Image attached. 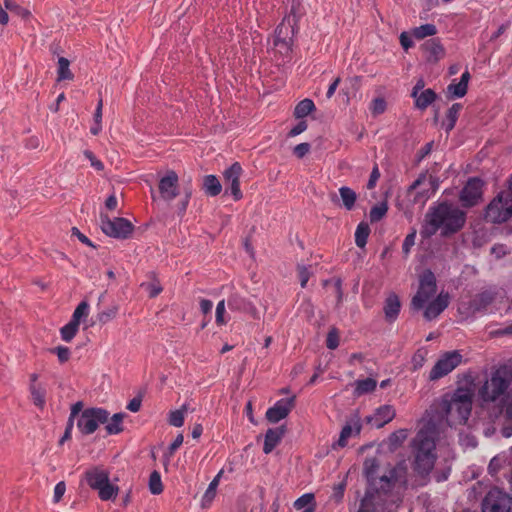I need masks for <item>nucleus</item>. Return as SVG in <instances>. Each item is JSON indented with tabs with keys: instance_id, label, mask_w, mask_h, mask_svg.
Wrapping results in <instances>:
<instances>
[{
	"instance_id": "obj_1",
	"label": "nucleus",
	"mask_w": 512,
	"mask_h": 512,
	"mask_svg": "<svg viewBox=\"0 0 512 512\" xmlns=\"http://www.w3.org/2000/svg\"><path fill=\"white\" fill-rule=\"evenodd\" d=\"M512 367L502 365L493 370L478 389L483 411L481 425L486 437L500 429L505 438L512 436Z\"/></svg>"
},
{
	"instance_id": "obj_2",
	"label": "nucleus",
	"mask_w": 512,
	"mask_h": 512,
	"mask_svg": "<svg viewBox=\"0 0 512 512\" xmlns=\"http://www.w3.org/2000/svg\"><path fill=\"white\" fill-rule=\"evenodd\" d=\"M379 469V462L376 458H366L363 463V474L368 482V489L358 512H385L391 498L392 504L398 505L407 489V468L403 462L390 468L381 477L376 474Z\"/></svg>"
},
{
	"instance_id": "obj_3",
	"label": "nucleus",
	"mask_w": 512,
	"mask_h": 512,
	"mask_svg": "<svg viewBox=\"0 0 512 512\" xmlns=\"http://www.w3.org/2000/svg\"><path fill=\"white\" fill-rule=\"evenodd\" d=\"M450 295L441 291L437 294V281L434 273L427 269L419 277V286L411 299V309L422 311L426 321L435 320L449 306Z\"/></svg>"
},
{
	"instance_id": "obj_4",
	"label": "nucleus",
	"mask_w": 512,
	"mask_h": 512,
	"mask_svg": "<svg viewBox=\"0 0 512 512\" xmlns=\"http://www.w3.org/2000/svg\"><path fill=\"white\" fill-rule=\"evenodd\" d=\"M465 222L466 213L464 211L452 204L440 203L429 208L420 234L423 238H430L438 230H441V234L447 236L462 229Z\"/></svg>"
},
{
	"instance_id": "obj_5",
	"label": "nucleus",
	"mask_w": 512,
	"mask_h": 512,
	"mask_svg": "<svg viewBox=\"0 0 512 512\" xmlns=\"http://www.w3.org/2000/svg\"><path fill=\"white\" fill-rule=\"evenodd\" d=\"M436 429L431 423L421 428L412 442L415 455L414 470L419 475H428L435 464Z\"/></svg>"
},
{
	"instance_id": "obj_6",
	"label": "nucleus",
	"mask_w": 512,
	"mask_h": 512,
	"mask_svg": "<svg viewBox=\"0 0 512 512\" xmlns=\"http://www.w3.org/2000/svg\"><path fill=\"white\" fill-rule=\"evenodd\" d=\"M473 403V392L468 387H459L451 395H446L441 401L449 425H464L467 423Z\"/></svg>"
},
{
	"instance_id": "obj_7",
	"label": "nucleus",
	"mask_w": 512,
	"mask_h": 512,
	"mask_svg": "<svg viewBox=\"0 0 512 512\" xmlns=\"http://www.w3.org/2000/svg\"><path fill=\"white\" fill-rule=\"evenodd\" d=\"M484 220L491 224L508 223L512 232V175L508 181V190L499 192L486 206Z\"/></svg>"
},
{
	"instance_id": "obj_8",
	"label": "nucleus",
	"mask_w": 512,
	"mask_h": 512,
	"mask_svg": "<svg viewBox=\"0 0 512 512\" xmlns=\"http://www.w3.org/2000/svg\"><path fill=\"white\" fill-rule=\"evenodd\" d=\"M84 479L91 489L98 491V496L102 501L113 500L117 497L119 488L110 483L109 472L102 467L94 466L87 469Z\"/></svg>"
},
{
	"instance_id": "obj_9",
	"label": "nucleus",
	"mask_w": 512,
	"mask_h": 512,
	"mask_svg": "<svg viewBox=\"0 0 512 512\" xmlns=\"http://www.w3.org/2000/svg\"><path fill=\"white\" fill-rule=\"evenodd\" d=\"M177 183L178 176L174 171H168L166 175L162 177V200L170 201L178 196L179 199L177 203H175L171 209L174 213L182 215L187 209L192 191L188 187L184 189L183 193H179Z\"/></svg>"
},
{
	"instance_id": "obj_10",
	"label": "nucleus",
	"mask_w": 512,
	"mask_h": 512,
	"mask_svg": "<svg viewBox=\"0 0 512 512\" xmlns=\"http://www.w3.org/2000/svg\"><path fill=\"white\" fill-rule=\"evenodd\" d=\"M100 227L104 234L117 239H127L134 230L133 224L122 217L110 219L108 215L100 214Z\"/></svg>"
},
{
	"instance_id": "obj_11",
	"label": "nucleus",
	"mask_w": 512,
	"mask_h": 512,
	"mask_svg": "<svg viewBox=\"0 0 512 512\" xmlns=\"http://www.w3.org/2000/svg\"><path fill=\"white\" fill-rule=\"evenodd\" d=\"M109 413L103 408L85 409L78 418L77 427L84 435L94 433L100 424L108 422Z\"/></svg>"
},
{
	"instance_id": "obj_12",
	"label": "nucleus",
	"mask_w": 512,
	"mask_h": 512,
	"mask_svg": "<svg viewBox=\"0 0 512 512\" xmlns=\"http://www.w3.org/2000/svg\"><path fill=\"white\" fill-rule=\"evenodd\" d=\"M483 512H512V496L498 489H491L482 502Z\"/></svg>"
},
{
	"instance_id": "obj_13",
	"label": "nucleus",
	"mask_w": 512,
	"mask_h": 512,
	"mask_svg": "<svg viewBox=\"0 0 512 512\" xmlns=\"http://www.w3.org/2000/svg\"><path fill=\"white\" fill-rule=\"evenodd\" d=\"M462 361V355L458 351L446 352L437 360L430 371L431 381L440 379L452 372Z\"/></svg>"
},
{
	"instance_id": "obj_14",
	"label": "nucleus",
	"mask_w": 512,
	"mask_h": 512,
	"mask_svg": "<svg viewBox=\"0 0 512 512\" xmlns=\"http://www.w3.org/2000/svg\"><path fill=\"white\" fill-rule=\"evenodd\" d=\"M484 181L479 177H471L467 180L460 192L459 199L464 207L477 205L483 197Z\"/></svg>"
},
{
	"instance_id": "obj_15",
	"label": "nucleus",
	"mask_w": 512,
	"mask_h": 512,
	"mask_svg": "<svg viewBox=\"0 0 512 512\" xmlns=\"http://www.w3.org/2000/svg\"><path fill=\"white\" fill-rule=\"evenodd\" d=\"M296 16L288 15L279 24L275 31L274 44L284 50H290L292 39L296 32Z\"/></svg>"
},
{
	"instance_id": "obj_16",
	"label": "nucleus",
	"mask_w": 512,
	"mask_h": 512,
	"mask_svg": "<svg viewBox=\"0 0 512 512\" xmlns=\"http://www.w3.org/2000/svg\"><path fill=\"white\" fill-rule=\"evenodd\" d=\"M242 172L243 169L239 162H234L223 172L225 193L230 192L235 201H239L243 197L239 182Z\"/></svg>"
},
{
	"instance_id": "obj_17",
	"label": "nucleus",
	"mask_w": 512,
	"mask_h": 512,
	"mask_svg": "<svg viewBox=\"0 0 512 512\" xmlns=\"http://www.w3.org/2000/svg\"><path fill=\"white\" fill-rule=\"evenodd\" d=\"M227 305L232 312L246 313L255 319L259 318L257 307L239 293L230 294L227 299Z\"/></svg>"
},
{
	"instance_id": "obj_18",
	"label": "nucleus",
	"mask_w": 512,
	"mask_h": 512,
	"mask_svg": "<svg viewBox=\"0 0 512 512\" xmlns=\"http://www.w3.org/2000/svg\"><path fill=\"white\" fill-rule=\"evenodd\" d=\"M294 407V397L282 398L266 411V419L270 423H278L285 419Z\"/></svg>"
},
{
	"instance_id": "obj_19",
	"label": "nucleus",
	"mask_w": 512,
	"mask_h": 512,
	"mask_svg": "<svg viewBox=\"0 0 512 512\" xmlns=\"http://www.w3.org/2000/svg\"><path fill=\"white\" fill-rule=\"evenodd\" d=\"M396 411L392 405H382L378 407L374 414L367 417V422L376 428H382L384 425L394 419Z\"/></svg>"
},
{
	"instance_id": "obj_20",
	"label": "nucleus",
	"mask_w": 512,
	"mask_h": 512,
	"mask_svg": "<svg viewBox=\"0 0 512 512\" xmlns=\"http://www.w3.org/2000/svg\"><path fill=\"white\" fill-rule=\"evenodd\" d=\"M285 432L286 429L284 426L268 429L265 434L263 452L265 454L271 453L274 448L281 442Z\"/></svg>"
},
{
	"instance_id": "obj_21",
	"label": "nucleus",
	"mask_w": 512,
	"mask_h": 512,
	"mask_svg": "<svg viewBox=\"0 0 512 512\" xmlns=\"http://www.w3.org/2000/svg\"><path fill=\"white\" fill-rule=\"evenodd\" d=\"M384 314L388 321H394L398 317L401 309L399 297L395 293L387 296L384 303Z\"/></svg>"
},
{
	"instance_id": "obj_22",
	"label": "nucleus",
	"mask_w": 512,
	"mask_h": 512,
	"mask_svg": "<svg viewBox=\"0 0 512 512\" xmlns=\"http://www.w3.org/2000/svg\"><path fill=\"white\" fill-rule=\"evenodd\" d=\"M223 473H224V471H223V469H221L216 474V476L213 478V480L209 483V485L201 499V507L202 508H208L212 504L213 500L216 497L217 488H218V485L220 483Z\"/></svg>"
},
{
	"instance_id": "obj_23",
	"label": "nucleus",
	"mask_w": 512,
	"mask_h": 512,
	"mask_svg": "<svg viewBox=\"0 0 512 512\" xmlns=\"http://www.w3.org/2000/svg\"><path fill=\"white\" fill-rule=\"evenodd\" d=\"M202 190L206 195L215 197L221 193L222 185L215 175H205L202 179Z\"/></svg>"
},
{
	"instance_id": "obj_24",
	"label": "nucleus",
	"mask_w": 512,
	"mask_h": 512,
	"mask_svg": "<svg viewBox=\"0 0 512 512\" xmlns=\"http://www.w3.org/2000/svg\"><path fill=\"white\" fill-rule=\"evenodd\" d=\"M424 50L428 54L429 61H437L444 56V48L437 39H430L423 45Z\"/></svg>"
},
{
	"instance_id": "obj_25",
	"label": "nucleus",
	"mask_w": 512,
	"mask_h": 512,
	"mask_svg": "<svg viewBox=\"0 0 512 512\" xmlns=\"http://www.w3.org/2000/svg\"><path fill=\"white\" fill-rule=\"evenodd\" d=\"M413 98L415 99V106L420 110H425L436 99V94L432 89H426Z\"/></svg>"
},
{
	"instance_id": "obj_26",
	"label": "nucleus",
	"mask_w": 512,
	"mask_h": 512,
	"mask_svg": "<svg viewBox=\"0 0 512 512\" xmlns=\"http://www.w3.org/2000/svg\"><path fill=\"white\" fill-rule=\"evenodd\" d=\"M377 387V382L373 378L359 379L355 381L354 394L361 396L370 392H373Z\"/></svg>"
},
{
	"instance_id": "obj_27",
	"label": "nucleus",
	"mask_w": 512,
	"mask_h": 512,
	"mask_svg": "<svg viewBox=\"0 0 512 512\" xmlns=\"http://www.w3.org/2000/svg\"><path fill=\"white\" fill-rule=\"evenodd\" d=\"M294 508L297 510L312 509L311 511L315 512L316 502L314 494L305 493L299 498H297L294 502Z\"/></svg>"
},
{
	"instance_id": "obj_28",
	"label": "nucleus",
	"mask_w": 512,
	"mask_h": 512,
	"mask_svg": "<svg viewBox=\"0 0 512 512\" xmlns=\"http://www.w3.org/2000/svg\"><path fill=\"white\" fill-rule=\"evenodd\" d=\"M461 108V104L455 103L448 109L446 116L447 120L443 122V126L445 127V130L447 132L451 131L454 128Z\"/></svg>"
},
{
	"instance_id": "obj_29",
	"label": "nucleus",
	"mask_w": 512,
	"mask_h": 512,
	"mask_svg": "<svg viewBox=\"0 0 512 512\" xmlns=\"http://www.w3.org/2000/svg\"><path fill=\"white\" fill-rule=\"evenodd\" d=\"M187 412L186 405L181 408L170 411L168 414V422L174 427H181L184 424L185 415Z\"/></svg>"
},
{
	"instance_id": "obj_30",
	"label": "nucleus",
	"mask_w": 512,
	"mask_h": 512,
	"mask_svg": "<svg viewBox=\"0 0 512 512\" xmlns=\"http://www.w3.org/2000/svg\"><path fill=\"white\" fill-rule=\"evenodd\" d=\"M4 8L9 10L12 13H15L17 16L22 19H28L31 16V13L28 9L20 6L14 0H3Z\"/></svg>"
},
{
	"instance_id": "obj_31",
	"label": "nucleus",
	"mask_w": 512,
	"mask_h": 512,
	"mask_svg": "<svg viewBox=\"0 0 512 512\" xmlns=\"http://www.w3.org/2000/svg\"><path fill=\"white\" fill-rule=\"evenodd\" d=\"M125 417L124 413H116L111 417L110 422L106 425L105 429L108 434H118L123 431L122 421Z\"/></svg>"
},
{
	"instance_id": "obj_32",
	"label": "nucleus",
	"mask_w": 512,
	"mask_h": 512,
	"mask_svg": "<svg viewBox=\"0 0 512 512\" xmlns=\"http://www.w3.org/2000/svg\"><path fill=\"white\" fill-rule=\"evenodd\" d=\"M315 109V105L311 99H304L300 101L295 109H294V115L296 118H303L307 116L309 113H311Z\"/></svg>"
},
{
	"instance_id": "obj_33",
	"label": "nucleus",
	"mask_w": 512,
	"mask_h": 512,
	"mask_svg": "<svg viewBox=\"0 0 512 512\" xmlns=\"http://www.w3.org/2000/svg\"><path fill=\"white\" fill-rule=\"evenodd\" d=\"M370 233V228L366 223H360L355 231V243L359 248H364Z\"/></svg>"
},
{
	"instance_id": "obj_34",
	"label": "nucleus",
	"mask_w": 512,
	"mask_h": 512,
	"mask_svg": "<svg viewBox=\"0 0 512 512\" xmlns=\"http://www.w3.org/2000/svg\"><path fill=\"white\" fill-rule=\"evenodd\" d=\"M79 326L74 321L70 320L66 325L60 329V335L63 341L71 342L79 331Z\"/></svg>"
},
{
	"instance_id": "obj_35",
	"label": "nucleus",
	"mask_w": 512,
	"mask_h": 512,
	"mask_svg": "<svg viewBox=\"0 0 512 512\" xmlns=\"http://www.w3.org/2000/svg\"><path fill=\"white\" fill-rule=\"evenodd\" d=\"M340 197L343 201V205L347 210H351L354 207L356 201V193L349 187L343 186L339 189Z\"/></svg>"
},
{
	"instance_id": "obj_36",
	"label": "nucleus",
	"mask_w": 512,
	"mask_h": 512,
	"mask_svg": "<svg viewBox=\"0 0 512 512\" xmlns=\"http://www.w3.org/2000/svg\"><path fill=\"white\" fill-rule=\"evenodd\" d=\"M118 311H119L118 305H112V306L108 307L107 309L99 312L96 315V320L101 325H105L117 316Z\"/></svg>"
},
{
	"instance_id": "obj_37",
	"label": "nucleus",
	"mask_w": 512,
	"mask_h": 512,
	"mask_svg": "<svg viewBox=\"0 0 512 512\" xmlns=\"http://www.w3.org/2000/svg\"><path fill=\"white\" fill-rule=\"evenodd\" d=\"M89 315V304L87 301H81L75 308L71 320L80 325Z\"/></svg>"
},
{
	"instance_id": "obj_38",
	"label": "nucleus",
	"mask_w": 512,
	"mask_h": 512,
	"mask_svg": "<svg viewBox=\"0 0 512 512\" xmlns=\"http://www.w3.org/2000/svg\"><path fill=\"white\" fill-rule=\"evenodd\" d=\"M70 62L64 57L58 59V80H72L74 75L69 69Z\"/></svg>"
},
{
	"instance_id": "obj_39",
	"label": "nucleus",
	"mask_w": 512,
	"mask_h": 512,
	"mask_svg": "<svg viewBox=\"0 0 512 512\" xmlns=\"http://www.w3.org/2000/svg\"><path fill=\"white\" fill-rule=\"evenodd\" d=\"M428 184L431 191L435 192L437 189V180L431 175L421 174L411 185V189H416L421 185Z\"/></svg>"
},
{
	"instance_id": "obj_40",
	"label": "nucleus",
	"mask_w": 512,
	"mask_h": 512,
	"mask_svg": "<svg viewBox=\"0 0 512 512\" xmlns=\"http://www.w3.org/2000/svg\"><path fill=\"white\" fill-rule=\"evenodd\" d=\"M228 320L226 317V301L222 299L216 305L215 322L218 326H224L228 323Z\"/></svg>"
},
{
	"instance_id": "obj_41",
	"label": "nucleus",
	"mask_w": 512,
	"mask_h": 512,
	"mask_svg": "<svg viewBox=\"0 0 512 512\" xmlns=\"http://www.w3.org/2000/svg\"><path fill=\"white\" fill-rule=\"evenodd\" d=\"M30 391L33 403L36 406L42 408L45 404V390L42 387L37 386L36 384H31Z\"/></svg>"
},
{
	"instance_id": "obj_42",
	"label": "nucleus",
	"mask_w": 512,
	"mask_h": 512,
	"mask_svg": "<svg viewBox=\"0 0 512 512\" xmlns=\"http://www.w3.org/2000/svg\"><path fill=\"white\" fill-rule=\"evenodd\" d=\"M437 33L436 26L433 24H424L419 27L414 28L413 35L417 39H423L427 36H433Z\"/></svg>"
},
{
	"instance_id": "obj_43",
	"label": "nucleus",
	"mask_w": 512,
	"mask_h": 512,
	"mask_svg": "<svg viewBox=\"0 0 512 512\" xmlns=\"http://www.w3.org/2000/svg\"><path fill=\"white\" fill-rule=\"evenodd\" d=\"M387 210V204L384 202L372 207L369 214L371 222L380 221L386 215Z\"/></svg>"
},
{
	"instance_id": "obj_44",
	"label": "nucleus",
	"mask_w": 512,
	"mask_h": 512,
	"mask_svg": "<svg viewBox=\"0 0 512 512\" xmlns=\"http://www.w3.org/2000/svg\"><path fill=\"white\" fill-rule=\"evenodd\" d=\"M408 437V430L400 429L393 432L389 437L390 446L396 448L400 446Z\"/></svg>"
},
{
	"instance_id": "obj_45",
	"label": "nucleus",
	"mask_w": 512,
	"mask_h": 512,
	"mask_svg": "<svg viewBox=\"0 0 512 512\" xmlns=\"http://www.w3.org/2000/svg\"><path fill=\"white\" fill-rule=\"evenodd\" d=\"M447 93L451 98H461L466 95L467 93V87L464 86V84L458 82V83H451L447 87Z\"/></svg>"
},
{
	"instance_id": "obj_46",
	"label": "nucleus",
	"mask_w": 512,
	"mask_h": 512,
	"mask_svg": "<svg viewBox=\"0 0 512 512\" xmlns=\"http://www.w3.org/2000/svg\"><path fill=\"white\" fill-rule=\"evenodd\" d=\"M417 231L415 228H412L410 233L405 237L402 244V251L405 257L410 254L411 248L415 245Z\"/></svg>"
},
{
	"instance_id": "obj_47",
	"label": "nucleus",
	"mask_w": 512,
	"mask_h": 512,
	"mask_svg": "<svg viewBox=\"0 0 512 512\" xmlns=\"http://www.w3.org/2000/svg\"><path fill=\"white\" fill-rule=\"evenodd\" d=\"M326 346L330 350H334L339 346V334L336 328H332L328 332Z\"/></svg>"
},
{
	"instance_id": "obj_48",
	"label": "nucleus",
	"mask_w": 512,
	"mask_h": 512,
	"mask_svg": "<svg viewBox=\"0 0 512 512\" xmlns=\"http://www.w3.org/2000/svg\"><path fill=\"white\" fill-rule=\"evenodd\" d=\"M149 489L152 494H160V474L157 470H154L150 475Z\"/></svg>"
},
{
	"instance_id": "obj_49",
	"label": "nucleus",
	"mask_w": 512,
	"mask_h": 512,
	"mask_svg": "<svg viewBox=\"0 0 512 512\" xmlns=\"http://www.w3.org/2000/svg\"><path fill=\"white\" fill-rule=\"evenodd\" d=\"M52 353H55L58 357L60 363H65L70 359V349L65 346H58L51 350Z\"/></svg>"
},
{
	"instance_id": "obj_50",
	"label": "nucleus",
	"mask_w": 512,
	"mask_h": 512,
	"mask_svg": "<svg viewBox=\"0 0 512 512\" xmlns=\"http://www.w3.org/2000/svg\"><path fill=\"white\" fill-rule=\"evenodd\" d=\"M352 426L347 424L345 425L342 430H341V433H340V437H339V440H338V445L340 447H345L346 444H347V439L352 435Z\"/></svg>"
},
{
	"instance_id": "obj_51",
	"label": "nucleus",
	"mask_w": 512,
	"mask_h": 512,
	"mask_svg": "<svg viewBox=\"0 0 512 512\" xmlns=\"http://www.w3.org/2000/svg\"><path fill=\"white\" fill-rule=\"evenodd\" d=\"M345 486H346L345 483H340V484L334 486L332 498L335 500V502L338 503V502L342 501V499L344 497Z\"/></svg>"
},
{
	"instance_id": "obj_52",
	"label": "nucleus",
	"mask_w": 512,
	"mask_h": 512,
	"mask_svg": "<svg viewBox=\"0 0 512 512\" xmlns=\"http://www.w3.org/2000/svg\"><path fill=\"white\" fill-rule=\"evenodd\" d=\"M66 491V485L63 481L56 484L54 488V502H59Z\"/></svg>"
},
{
	"instance_id": "obj_53",
	"label": "nucleus",
	"mask_w": 512,
	"mask_h": 512,
	"mask_svg": "<svg viewBox=\"0 0 512 512\" xmlns=\"http://www.w3.org/2000/svg\"><path fill=\"white\" fill-rule=\"evenodd\" d=\"M298 272H299L301 286L304 288L310 278V271H309L308 267L300 266L298 268Z\"/></svg>"
},
{
	"instance_id": "obj_54",
	"label": "nucleus",
	"mask_w": 512,
	"mask_h": 512,
	"mask_svg": "<svg viewBox=\"0 0 512 512\" xmlns=\"http://www.w3.org/2000/svg\"><path fill=\"white\" fill-rule=\"evenodd\" d=\"M385 109H386V103L383 99L377 98L373 101L372 112L374 114H381L385 111Z\"/></svg>"
},
{
	"instance_id": "obj_55",
	"label": "nucleus",
	"mask_w": 512,
	"mask_h": 512,
	"mask_svg": "<svg viewBox=\"0 0 512 512\" xmlns=\"http://www.w3.org/2000/svg\"><path fill=\"white\" fill-rule=\"evenodd\" d=\"M380 177V172H379V169L377 166H374V168L372 169V172L370 174V178L368 180V183H367V188L368 189H373L378 181Z\"/></svg>"
},
{
	"instance_id": "obj_56",
	"label": "nucleus",
	"mask_w": 512,
	"mask_h": 512,
	"mask_svg": "<svg viewBox=\"0 0 512 512\" xmlns=\"http://www.w3.org/2000/svg\"><path fill=\"white\" fill-rule=\"evenodd\" d=\"M310 145L308 143L298 144L294 148V154L297 158H303L309 151Z\"/></svg>"
},
{
	"instance_id": "obj_57",
	"label": "nucleus",
	"mask_w": 512,
	"mask_h": 512,
	"mask_svg": "<svg viewBox=\"0 0 512 512\" xmlns=\"http://www.w3.org/2000/svg\"><path fill=\"white\" fill-rule=\"evenodd\" d=\"M71 231H72V235L76 236L80 242H82L83 244H86L90 247L95 248L94 244L89 240V238L87 236H85L83 233H81L78 228L73 227Z\"/></svg>"
},
{
	"instance_id": "obj_58",
	"label": "nucleus",
	"mask_w": 512,
	"mask_h": 512,
	"mask_svg": "<svg viewBox=\"0 0 512 512\" xmlns=\"http://www.w3.org/2000/svg\"><path fill=\"white\" fill-rule=\"evenodd\" d=\"M142 399L140 396L134 397L127 405V409L131 412H138L141 408Z\"/></svg>"
},
{
	"instance_id": "obj_59",
	"label": "nucleus",
	"mask_w": 512,
	"mask_h": 512,
	"mask_svg": "<svg viewBox=\"0 0 512 512\" xmlns=\"http://www.w3.org/2000/svg\"><path fill=\"white\" fill-rule=\"evenodd\" d=\"M307 129V123L306 121L302 120L300 121L295 127H293L290 132H289V135L290 136H296V135H299L301 134L302 132H304L305 130Z\"/></svg>"
},
{
	"instance_id": "obj_60",
	"label": "nucleus",
	"mask_w": 512,
	"mask_h": 512,
	"mask_svg": "<svg viewBox=\"0 0 512 512\" xmlns=\"http://www.w3.org/2000/svg\"><path fill=\"white\" fill-rule=\"evenodd\" d=\"M102 109H103V100L100 97L93 115V121L102 123Z\"/></svg>"
},
{
	"instance_id": "obj_61",
	"label": "nucleus",
	"mask_w": 512,
	"mask_h": 512,
	"mask_svg": "<svg viewBox=\"0 0 512 512\" xmlns=\"http://www.w3.org/2000/svg\"><path fill=\"white\" fill-rule=\"evenodd\" d=\"M183 435L180 433L169 446V453L172 455L183 443Z\"/></svg>"
},
{
	"instance_id": "obj_62",
	"label": "nucleus",
	"mask_w": 512,
	"mask_h": 512,
	"mask_svg": "<svg viewBox=\"0 0 512 512\" xmlns=\"http://www.w3.org/2000/svg\"><path fill=\"white\" fill-rule=\"evenodd\" d=\"M199 305L203 314L210 313L213 308V302L209 299H201Z\"/></svg>"
},
{
	"instance_id": "obj_63",
	"label": "nucleus",
	"mask_w": 512,
	"mask_h": 512,
	"mask_svg": "<svg viewBox=\"0 0 512 512\" xmlns=\"http://www.w3.org/2000/svg\"><path fill=\"white\" fill-rule=\"evenodd\" d=\"M400 43L405 50H408L413 45L410 36L406 32L401 33Z\"/></svg>"
},
{
	"instance_id": "obj_64",
	"label": "nucleus",
	"mask_w": 512,
	"mask_h": 512,
	"mask_svg": "<svg viewBox=\"0 0 512 512\" xmlns=\"http://www.w3.org/2000/svg\"><path fill=\"white\" fill-rule=\"evenodd\" d=\"M117 206H118V200H117L116 196L114 194L110 195L105 201V207L108 210L113 211L117 208Z\"/></svg>"
}]
</instances>
